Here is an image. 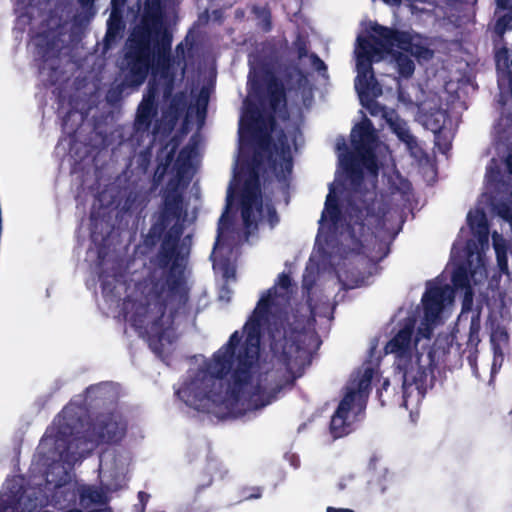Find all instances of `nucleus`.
I'll return each mask as SVG.
<instances>
[{
    "instance_id": "1",
    "label": "nucleus",
    "mask_w": 512,
    "mask_h": 512,
    "mask_svg": "<svg viewBox=\"0 0 512 512\" xmlns=\"http://www.w3.org/2000/svg\"><path fill=\"white\" fill-rule=\"evenodd\" d=\"M290 278L286 274L278 277L275 287L263 294L247 323L240 344L239 332L219 349L209 362L197 371H190L187 379L177 390L178 396L189 406L198 410H211L213 405L226 404L232 407L241 403L248 410L268 405L273 390L267 384L268 369L259 362V335L268 315H274L289 298Z\"/></svg>"
},
{
    "instance_id": "2",
    "label": "nucleus",
    "mask_w": 512,
    "mask_h": 512,
    "mask_svg": "<svg viewBox=\"0 0 512 512\" xmlns=\"http://www.w3.org/2000/svg\"><path fill=\"white\" fill-rule=\"evenodd\" d=\"M251 98L249 93L240 119L239 155L226 207L228 210L234 190L240 188L242 218L249 232L259 223L266 222L273 227L278 221L274 208L262 199L256 169L266 158L276 176L285 179L292 171V155L300 138V132L295 128L285 133L276 130L270 117H263L251 108Z\"/></svg>"
},
{
    "instance_id": "3",
    "label": "nucleus",
    "mask_w": 512,
    "mask_h": 512,
    "mask_svg": "<svg viewBox=\"0 0 512 512\" xmlns=\"http://www.w3.org/2000/svg\"><path fill=\"white\" fill-rule=\"evenodd\" d=\"M354 53L357 69L355 88L363 105L371 115H383L392 131L414 153L417 143L410 134L406 122L394 112H384L383 108L373 100L365 102V98L377 97L382 93L381 87L374 78L372 62H378L386 55H391L399 75L409 78L415 70V64L406 53L414 56L418 61L429 60L433 56L431 42L418 34L394 31L376 23H369L365 28V35L360 34L357 37Z\"/></svg>"
},
{
    "instance_id": "4",
    "label": "nucleus",
    "mask_w": 512,
    "mask_h": 512,
    "mask_svg": "<svg viewBox=\"0 0 512 512\" xmlns=\"http://www.w3.org/2000/svg\"><path fill=\"white\" fill-rule=\"evenodd\" d=\"M453 300L454 290L449 285L429 283L422 298V311L417 317L408 318L385 346L386 354L394 355L395 366L402 373L403 405L407 409L418 407L426 393L427 374L421 365V350L447 316Z\"/></svg>"
},
{
    "instance_id": "5",
    "label": "nucleus",
    "mask_w": 512,
    "mask_h": 512,
    "mask_svg": "<svg viewBox=\"0 0 512 512\" xmlns=\"http://www.w3.org/2000/svg\"><path fill=\"white\" fill-rule=\"evenodd\" d=\"M467 222L473 235L467 241L463 257L467 267H459L453 274L456 287L465 288V301H472L471 286L484 282L487 278L484 251L488 249V225L483 209L476 208L467 215Z\"/></svg>"
},
{
    "instance_id": "6",
    "label": "nucleus",
    "mask_w": 512,
    "mask_h": 512,
    "mask_svg": "<svg viewBox=\"0 0 512 512\" xmlns=\"http://www.w3.org/2000/svg\"><path fill=\"white\" fill-rule=\"evenodd\" d=\"M373 370L365 368L358 372L345 388L344 397L331 419V432L335 438L350 432L351 425L365 406L371 389Z\"/></svg>"
},
{
    "instance_id": "7",
    "label": "nucleus",
    "mask_w": 512,
    "mask_h": 512,
    "mask_svg": "<svg viewBox=\"0 0 512 512\" xmlns=\"http://www.w3.org/2000/svg\"><path fill=\"white\" fill-rule=\"evenodd\" d=\"M127 49L130 65L127 82L132 86H139L144 82L150 65L155 61L158 66L165 67L168 64L167 45L163 43L156 53L155 48L151 47L150 34L134 31L127 42Z\"/></svg>"
},
{
    "instance_id": "8",
    "label": "nucleus",
    "mask_w": 512,
    "mask_h": 512,
    "mask_svg": "<svg viewBox=\"0 0 512 512\" xmlns=\"http://www.w3.org/2000/svg\"><path fill=\"white\" fill-rule=\"evenodd\" d=\"M351 144L368 174L375 177L378 167L374 151L381 148V145L378 143L376 131L369 119L364 118L353 127Z\"/></svg>"
},
{
    "instance_id": "9",
    "label": "nucleus",
    "mask_w": 512,
    "mask_h": 512,
    "mask_svg": "<svg viewBox=\"0 0 512 512\" xmlns=\"http://www.w3.org/2000/svg\"><path fill=\"white\" fill-rule=\"evenodd\" d=\"M97 430V438L94 440H81L78 439L69 445L67 454L63 456L66 461H70V454L73 460H76L74 454L79 457L84 456L93 449L95 444L116 442L124 435V424L115 416L107 417L101 420L95 427Z\"/></svg>"
},
{
    "instance_id": "10",
    "label": "nucleus",
    "mask_w": 512,
    "mask_h": 512,
    "mask_svg": "<svg viewBox=\"0 0 512 512\" xmlns=\"http://www.w3.org/2000/svg\"><path fill=\"white\" fill-rule=\"evenodd\" d=\"M312 336V334L297 332L291 335L289 339L284 336L282 340L281 331L276 330L272 333L271 348L276 355L279 354L280 357L287 362L288 368L293 370L297 365L302 363L308 353L306 346L296 344V341L302 340V338H312Z\"/></svg>"
},
{
    "instance_id": "11",
    "label": "nucleus",
    "mask_w": 512,
    "mask_h": 512,
    "mask_svg": "<svg viewBox=\"0 0 512 512\" xmlns=\"http://www.w3.org/2000/svg\"><path fill=\"white\" fill-rule=\"evenodd\" d=\"M342 219L336 206L335 187L331 185L326 198L325 208L320 219V234L318 240L324 233L337 232L342 227Z\"/></svg>"
},
{
    "instance_id": "12",
    "label": "nucleus",
    "mask_w": 512,
    "mask_h": 512,
    "mask_svg": "<svg viewBox=\"0 0 512 512\" xmlns=\"http://www.w3.org/2000/svg\"><path fill=\"white\" fill-rule=\"evenodd\" d=\"M182 181L181 173L178 171L175 181L171 185V192L165 195L163 221L169 223L170 220L179 219L182 212V201L178 191Z\"/></svg>"
},
{
    "instance_id": "13",
    "label": "nucleus",
    "mask_w": 512,
    "mask_h": 512,
    "mask_svg": "<svg viewBox=\"0 0 512 512\" xmlns=\"http://www.w3.org/2000/svg\"><path fill=\"white\" fill-rule=\"evenodd\" d=\"M356 234L364 237V225L362 223L355 222L345 232H341V248H339V252L348 255L350 252L360 253L362 249L366 248L361 240L356 239Z\"/></svg>"
},
{
    "instance_id": "14",
    "label": "nucleus",
    "mask_w": 512,
    "mask_h": 512,
    "mask_svg": "<svg viewBox=\"0 0 512 512\" xmlns=\"http://www.w3.org/2000/svg\"><path fill=\"white\" fill-rule=\"evenodd\" d=\"M159 314H161L162 319V306L158 304L150 305L146 310L143 319H135V325L139 327L145 325L152 337L158 338L159 341H164L165 333L162 331L163 324L158 320Z\"/></svg>"
},
{
    "instance_id": "15",
    "label": "nucleus",
    "mask_w": 512,
    "mask_h": 512,
    "mask_svg": "<svg viewBox=\"0 0 512 512\" xmlns=\"http://www.w3.org/2000/svg\"><path fill=\"white\" fill-rule=\"evenodd\" d=\"M419 120L426 129L438 133L445 126L447 115L445 111L440 109L433 111L431 104L425 102L420 106Z\"/></svg>"
},
{
    "instance_id": "16",
    "label": "nucleus",
    "mask_w": 512,
    "mask_h": 512,
    "mask_svg": "<svg viewBox=\"0 0 512 512\" xmlns=\"http://www.w3.org/2000/svg\"><path fill=\"white\" fill-rule=\"evenodd\" d=\"M154 80L156 78V71H153ZM156 95V87L154 83H149L148 92L144 95L142 102L139 105L136 125L138 129H146L149 124L154 110V99Z\"/></svg>"
},
{
    "instance_id": "17",
    "label": "nucleus",
    "mask_w": 512,
    "mask_h": 512,
    "mask_svg": "<svg viewBox=\"0 0 512 512\" xmlns=\"http://www.w3.org/2000/svg\"><path fill=\"white\" fill-rule=\"evenodd\" d=\"M493 246L497 257V264L500 271L508 274L507 253L512 256V243L507 242L500 234L494 232L492 235Z\"/></svg>"
},
{
    "instance_id": "18",
    "label": "nucleus",
    "mask_w": 512,
    "mask_h": 512,
    "mask_svg": "<svg viewBox=\"0 0 512 512\" xmlns=\"http://www.w3.org/2000/svg\"><path fill=\"white\" fill-rule=\"evenodd\" d=\"M493 349L504 350L508 344V333L502 327H497L491 334Z\"/></svg>"
},
{
    "instance_id": "19",
    "label": "nucleus",
    "mask_w": 512,
    "mask_h": 512,
    "mask_svg": "<svg viewBox=\"0 0 512 512\" xmlns=\"http://www.w3.org/2000/svg\"><path fill=\"white\" fill-rule=\"evenodd\" d=\"M269 93L271 96V106L275 113L280 109L282 103L285 102L283 95V88L276 82L271 84L269 87Z\"/></svg>"
},
{
    "instance_id": "20",
    "label": "nucleus",
    "mask_w": 512,
    "mask_h": 512,
    "mask_svg": "<svg viewBox=\"0 0 512 512\" xmlns=\"http://www.w3.org/2000/svg\"><path fill=\"white\" fill-rule=\"evenodd\" d=\"M224 224H225V213L222 215V217L220 218V221H219V228H218V237H217V242L215 244V248H214V251L212 253V256L214 258V268L215 269H221L223 270V264L217 260V257H218V254L221 250V238L223 236V233H224Z\"/></svg>"
},
{
    "instance_id": "21",
    "label": "nucleus",
    "mask_w": 512,
    "mask_h": 512,
    "mask_svg": "<svg viewBox=\"0 0 512 512\" xmlns=\"http://www.w3.org/2000/svg\"><path fill=\"white\" fill-rule=\"evenodd\" d=\"M82 497L84 499L87 498L90 501L95 502V503H103L107 500V497L103 490H98V489H94L91 487H89L83 491Z\"/></svg>"
},
{
    "instance_id": "22",
    "label": "nucleus",
    "mask_w": 512,
    "mask_h": 512,
    "mask_svg": "<svg viewBox=\"0 0 512 512\" xmlns=\"http://www.w3.org/2000/svg\"><path fill=\"white\" fill-rule=\"evenodd\" d=\"M493 351H494V357H493L492 369L494 371L496 368H499L502 365L503 358H504V350L493 349Z\"/></svg>"
},
{
    "instance_id": "23",
    "label": "nucleus",
    "mask_w": 512,
    "mask_h": 512,
    "mask_svg": "<svg viewBox=\"0 0 512 512\" xmlns=\"http://www.w3.org/2000/svg\"><path fill=\"white\" fill-rule=\"evenodd\" d=\"M309 59H310L311 65L314 67L315 70H317L319 72L326 70L325 63L321 59H319L316 55H314V54L310 55Z\"/></svg>"
},
{
    "instance_id": "24",
    "label": "nucleus",
    "mask_w": 512,
    "mask_h": 512,
    "mask_svg": "<svg viewBox=\"0 0 512 512\" xmlns=\"http://www.w3.org/2000/svg\"><path fill=\"white\" fill-rule=\"evenodd\" d=\"M468 235V231L462 229L460 231V234H459V237L456 241V243L454 244L453 246V256L455 257L456 253H457V250L460 248V247H463V241L464 239L467 237Z\"/></svg>"
},
{
    "instance_id": "25",
    "label": "nucleus",
    "mask_w": 512,
    "mask_h": 512,
    "mask_svg": "<svg viewBox=\"0 0 512 512\" xmlns=\"http://www.w3.org/2000/svg\"><path fill=\"white\" fill-rule=\"evenodd\" d=\"M339 161H340L341 166L350 174L351 178H353L354 177L353 170H352V167H350L347 157L340 156Z\"/></svg>"
},
{
    "instance_id": "26",
    "label": "nucleus",
    "mask_w": 512,
    "mask_h": 512,
    "mask_svg": "<svg viewBox=\"0 0 512 512\" xmlns=\"http://www.w3.org/2000/svg\"><path fill=\"white\" fill-rule=\"evenodd\" d=\"M497 174H498V171L494 170L492 165L488 167L487 174H486L488 181H494L497 177Z\"/></svg>"
},
{
    "instance_id": "27",
    "label": "nucleus",
    "mask_w": 512,
    "mask_h": 512,
    "mask_svg": "<svg viewBox=\"0 0 512 512\" xmlns=\"http://www.w3.org/2000/svg\"><path fill=\"white\" fill-rule=\"evenodd\" d=\"M167 167L166 166H159L155 172V176L158 180H161L164 175L166 174Z\"/></svg>"
},
{
    "instance_id": "28",
    "label": "nucleus",
    "mask_w": 512,
    "mask_h": 512,
    "mask_svg": "<svg viewBox=\"0 0 512 512\" xmlns=\"http://www.w3.org/2000/svg\"><path fill=\"white\" fill-rule=\"evenodd\" d=\"M505 27H506V24H505V18H502V19H500V20L497 22V24H496V28H497V30H499V31H501V32H502V31L505 29Z\"/></svg>"
},
{
    "instance_id": "29",
    "label": "nucleus",
    "mask_w": 512,
    "mask_h": 512,
    "mask_svg": "<svg viewBox=\"0 0 512 512\" xmlns=\"http://www.w3.org/2000/svg\"><path fill=\"white\" fill-rule=\"evenodd\" d=\"M138 497L141 503L145 504L148 501L149 495L144 492H139Z\"/></svg>"
},
{
    "instance_id": "30",
    "label": "nucleus",
    "mask_w": 512,
    "mask_h": 512,
    "mask_svg": "<svg viewBox=\"0 0 512 512\" xmlns=\"http://www.w3.org/2000/svg\"><path fill=\"white\" fill-rule=\"evenodd\" d=\"M306 84H307V79L305 77H303L302 75H299V86H300V88H303L304 91L306 89Z\"/></svg>"
},
{
    "instance_id": "31",
    "label": "nucleus",
    "mask_w": 512,
    "mask_h": 512,
    "mask_svg": "<svg viewBox=\"0 0 512 512\" xmlns=\"http://www.w3.org/2000/svg\"><path fill=\"white\" fill-rule=\"evenodd\" d=\"M107 458H108V455H104L102 458H101V461H100V469L103 471L108 463H107Z\"/></svg>"
},
{
    "instance_id": "32",
    "label": "nucleus",
    "mask_w": 512,
    "mask_h": 512,
    "mask_svg": "<svg viewBox=\"0 0 512 512\" xmlns=\"http://www.w3.org/2000/svg\"><path fill=\"white\" fill-rule=\"evenodd\" d=\"M327 512H353L352 510L350 509H343V508H332V507H329L327 509Z\"/></svg>"
},
{
    "instance_id": "33",
    "label": "nucleus",
    "mask_w": 512,
    "mask_h": 512,
    "mask_svg": "<svg viewBox=\"0 0 512 512\" xmlns=\"http://www.w3.org/2000/svg\"><path fill=\"white\" fill-rule=\"evenodd\" d=\"M506 53H507V52H505V54H506ZM503 55H504V53H502V52H501V53H499V54L497 55V65H498V67H499V68H501V67H502V65H503V64H502V57H503Z\"/></svg>"
},
{
    "instance_id": "34",
    "label": "nucleus",
    "mask_w": 512,
    "mask_h": 512,
    "mask_svg": "<svg viewBox=\"0 0 512 512\" xmlns=\"http://www.w3.org/2000/svg\"><path fill=\"white\" fill-rule=\"evenodd\" d=\"M507 167L509 172L512 174V154L507 158Z\"/></svg>"
},
{
    "instance_id": "35",
    "label": "nucleus",
    "mask_w": 512,
    "mask_h": 512,
    "mask_svg": "<svg viewBox=\"0 0 512 512\" xmlns=\"http://www.w3.org/2000/svg\"><path fill=\"white\" fill-rule=\"evenodd\" d=\"M384 2L390 5H399L401 0H384Z\"/></svg>"
},
{
    "instance_id": "36",
    "label": "nucleus",
    "mask_w": 512,
    "mask_h": 512,
    "mask_svg": "<svg viewBox=\"0 0 512 512\" xmlns=\"http://www.w3.org/2000/svg\"><path fill=\"white\" fill-rule=\"evenodd\" d=\"M331 261H332L333 265H336V266L340 265L339 260H338V256H336V255L332 256Z\"/></svg>"
},
{
    "instance_id": "37",
    "label": "nucleus",
    "mask_w": 512,
    "mask_h": 512,
    "mask_svg": "<svg viewBox=\"0 0 512 512\" xmlns=\"http://www.w3.org/2000/svg\"><path fill=\"white\" fill-rule=\"evenodd\" d=\"M304 286L307 287L308 286V278L305 276L304 277Z\"/></svg>"
},
{
    "instance_id": "38",
    "label": "nucleus",
    "mask_w": 512,
    "mask_h": 512,
    "mask_svg": "<svg viewBox=\"0 0 512 512\" xmlns=\"http://www.w3.org/2000/svg\"><path fill=\"white\" fill-rule=\"evenodd\" d=\"M461 248H462V247H460V248L457 250V252H459V250H460ZM456 254H458V253H456ZM452 257H453V259H456V258H457V255H455V257L452 255ZM461 257H462L461 255H458V258H461Z\"/></svg>"
},
{
    "instance_id": "39",
    "label": "nucleus",
    "mask_w": 512,
    "mask_h": 512,
    "mask_svg": "<svg viewBox=\"0 0 512 512\" xmlns=\"http://www.w3.org/2000/svg\"><path fill=\"white\" fill-rule=\"evenodd\" d=\"M337 275H338L339 280H340V281H342V276H341V274H340V271H339V270H337Z\"/></svg>"
},
{
    "instance_id": "40",
    "label": "nucleus",
    "mask_w": 512,
    "mask_h": 512,
    "mask_svg": "<svg viewBox=\"0 0 512 512\" xmlns=\"http://www.w3.org/2000/svg\"><path fill=\"white\" fill-rule=\"evenodd\" d=\"M224 276L229 277L228 271H224Z\"/></svg>"
},
{
    "instance_id": "41",
    "label": "nucleus",
    "mask_w": 512,
    "mask_h": 512,
    "mask_svg": "<svg viewBox=\"0 0 512 512\" xmlns=\"http://www.w3.org/2000/svg\"><path fill=\"white\" fill-rule=\"evenodd\" d=\"M107 489L112 490V489H116V487L108 486Z\"/></svg>"
},
{
    "instance_id": "42",
    "label": "nucleus",
    "mask_w": 512,
    "mask_h": 512,
    "mask_svg": "<svg viewBox=\"0 0 512 512\" xmlns=\"http://www.w3.org/2000/svg\"><path fill=\"white\" fill-rule=\"evenodd\" d=\"M387 384H388V381L385 380L383 385L386 386Z\"/></svg>"
}]
</instances>
